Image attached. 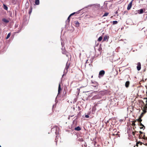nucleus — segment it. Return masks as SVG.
Instances as JSON below:
<instances>
[{
    "instance_id": "3",
    "label": "nucleus",
    "mask_w": 147,
    "mask_h": 147,
    "mask_svg": "<svg viewBox=\"0 0 147 147\" xmlns=\"http://www.w3.org/2000/svg\"><path fill=\"white\" fill-rule=\"evenodd\" d=\"M105 74V71L103 70L100 71L99 74V76L102 77Z\"/></svg>"
},
{
    "instance_id": "32",
    "label": "nucleus",
    "mask_w": 147,
    "mask_h": 147,
    "mask_svg": "<svg viewBox=\"0 0 147 147\" xmlns=\"http://www.w3.org/2000/svg\"><path fill=\"white\" fill-rule=\"evenodd\" d=\"M132 135H133V136H134L135 135V132H132Z\"/></svg>"
},
{
    "instance_id": "24",
    "label": "nucleus",
    "mask_w": 147,
    "mask_h": 147,
    "mask_svg": "<svg viewBox=\"0 0 147 147\" xmlns=\"http://www.w3.org/2000/svg\"><path fill=\"white\" fill-rule=\"evenodd\" d=\"M118 23V22L117 21H113V25L117 24Z\"/></svg>"
},
{
    "instance_id": "39",
    "label": "nucleus",
    "mask_w": 147,
    "mask_h": 147,
    "mask_svg": "<svg viewBox=\"0 0 147 147\" xmlns=\"http://www.w3.org/2000/svg\"><path fill=\"white\" fill-rule=\"evenodd\" d=\"M29 0V1H30V0Z\"/></svg>"
},
{
    "instance_id": "1",
    "label": "nucleus",
    "mask_w": 147,
    "mask_h": 147,
    "mask_svg": "<svg viewBox=\"0 0 147 147\" xmlns=\"http://www.w3.org/2000/svg\"><path fill=\"white\" fill-rule=\"evenodd\" d=\"M91 86L92 87H93L94 88V89H97L98 87V83L96 82H91Z\"/></svg>"
},
{
    "instance_id": "10",
    "label": "nucleus",
    "mask_w": 147,
    "mask_h": 147,
    "mask_svg": "<svg viewBox=\"0 0 147 147\" xmlns=\"http://www.w3.org/2000/svg\"><path fill=\"white\" fill-rule=\"evenodd\" d=\"M35 3L36 5H38L40 3L39 0H35Z\"/></svg>"
},
{
    "instance_id": "29",
    "label": "nucleus",
    "mask_w": 147,
    "mask_h": 147,
    "mask_svg": "<svg viewBox=\"0 0 147 147\" xmlns=\"http://www.w3.org/2000/svg\"><path fill=\"white\" fill-rule=\"evenodd\" d=\"M71 16L70 15L67 18V21H68V22H69L70 21V18Z\"/></svg>"
},
{
    "instance_id": "4",
    "label": "nucleus",
    "mask_w": 147,
    "mask_h": 147,
    "mask_svg": "<svg viewBox=\"0 0 147 147\" xmlns=\"http://www.w3.org/2000/svg\"><path fill=\"white\" fill-rule=\"evenodd\" d=\"M137 69L138 71H139L141 68V65L140 62H138L137 63Z\"/></svg>"
},
{
    "instance_id": "2",
    "label": "nucleus",
    "mask_w": 147,
    "mask_h": 147,
    "mask_svg": "<svg viewBox=\"0 0 147 147\" xmlns=\"http://www.w3.org/2000/svg\"><path fill=\"white\" fill-rule=\"evenodd\" d=\"M134 0H132L128 4L127 8L128 10H129L131 9L132 6V2Z\"/></svg>"
},
{
    "instance_id": "21",
    "label": "nucleus",
    "mask_w": 147,
    "mask_h": 147,
    "mask_svg": "<svg viewBox=\"0 0 147 147\" xmlns=\"http://www.w3.org/2000/svg\"><path fill=\"white\" fill-rule=\"evenodd\" d=\"M136 122V120H135L132 122V125L133 126H134L136 124H135V122Z\"/></svg>"
},
{
    "instance_id": "18",
    "label": "nucleus",
    "mask_w": 147,
    "mask_h": 147,
    "mask_svg": "<svg viewBox=\"0 0 147 147\" xmlns=\"http://www.w3.org/2000/svg\"><path fill=\"white\" fill-rule=\"evenodd\" d=\"M143 12V9H140L139 10V11L138 12V13L139 14H142V13Z\"/></svg>"
},
{
    "instance_id": "30",
    "label": "nucleus",
    "mask_w": 147,
    "mask_h": 147,
    "mask_svg": "<svg viewBox=\"0 0 147 147\" xmlns=\"http://www.w3.org/2000/svg\"><path fill=\"white\" fill-rule=\"evenodd\" d=\"M75 13L78 14V12H74V13H72L70 15L71 16L73 15H74L75 14Z\"/></svg>"
},
{
    "instance_id": "25",
    "label": "nucleus",
    "mask_w": 147,
    "mask_h": 147,
    "mask_svg": "<svg viewBox=\"0 0 147 147\" xmlns=\"http://www.w3.org/2000/svg\"><path fill=\"white\" fill-rule=\"evenodd\" d=\"M10 35H11V33H9L8 34V35L6 37V39H8L10 37Z\"/></svg>"
},
{
    "instance_id": "28",
    "label": "nucleus",
    "mask_w": 147,
    "mask_h": 147,
    "mask_svg": "<svg viewBox=\"0 0 147 147\" xmlns=\"http://www.w3.org/2000/svg\"><path fill=\"white\" fill-rule=\"evenodd\" d=\"M142 144V143H141V142H137L136 143V146H138V144H140V145H141Z\"/></svg>"
},
{
    "instance_id": "19",
    "label": "nucleus",
    "mask_w": 147,
    "mask_h": 147,
    "mask_svg": "<svg viewBox=\"0 0 147 147\" xmlns=\"http://www.w3.org/2000/svg\"><path fill=\"white\" fill-rule=\"evenodd\" d=\"M102 36H100L98 38V41L99 42H100L102 40Z\"/></svg>"
},
{
    "instance_id": "20",
    "label": "nucleus",
    "mask_w": 147,
    "mask_h": 147,
    "mask_svg": "<svg viewBox=\"0 0 147 147\" xmlns=\"http://www.w3.org/2000/svg\"><path fill=\"white\" fill-rule=\"evenodd\" d=\"M140 126H142V127H140V129H142L143 128V127H144V128H145V127H144V125L141 123V122H140Z\"/></svg>"
},
{
    "instance_id": "37",
    "label": "nucleus",
    "mask_w": 147,
    "mask_h": 147,
    "mask_svg": "<svg viewBox=\"0 0 147 147\" xmlns=\"http://www.w3.org/2000/svg\"><path fill=\"white\" fill-rule=\"evenodd\" d=\"M88 61V60H86V63L87 62V61Z\"/></svg>"
},
{
    "instance_id": "7",
    "label": "nucleus",
    "mask_w": 147,
    "mask_h": 147,
    "mask_svg": "<svg viewBox=\"0 0 147 147\" xmlns=\"http://www.w3.org/2000/svg\"><path fill=\"white\" fill-rule=\"evenodd\" d=\"M130 82L129 81H127L125 83V86L126 88L129 87V85Z\"/></svg>"
},
{
    "instance_id": "31",
    "label": "nucleus",
    "mask_w": 147,
    "mask_h": 147,
    "mask_svg": "<svg viewBox=\"0 0 147 147\" xmlns=\"http://www.w3.org/2000/svg\"><path fill=\"white\" fill-rule=\"evenodd\" d=\"M85 117H86V118H88L89 117V116L88 115H85Z\"/></svg>"
},
{
    "instance_id": "6",
    "label": "nucleus",
    "mask_w": 147,
    "mask_h": 147,
    "mask_svg": "<svg viewBox=\"0 0 147 147\" xmlns=\"http://www.w3.org/2000/svg\"><path fill=\"white\" fill-rule=\"evenodd\" d=\"M109 37L108 36H107V35L105 36L102 41L104 42L106 41H108Z\"/></svg>"
},
{
    "instance_id": "14",
    "label": "nucleus",
    "mask_w": 147,
    "mask_h": 147,
    "mask_svg": "<svg viewBox=\"0 0 147 147\" xmlns=\"http://www.w3.org/2000/svg\"><path fill=\"white\" fill-rule=\"evenodd\" d=\"M74 23L76 25V26L77 27H78L79 26V23L77 21H75L74 22Z\"/></svg>"
},
{
    "instance_id": "11",
    "label": "nucleus",
    "mask_w": 147,
    "mask_h": 147,
    "mask_svg": "<svg viewBox=\"0 0 147 147\" xmlns=\"http://www.w3.org/2000/svg\"><path fill=\"white\" fill-rule=\"evenodd\" d=\"M75 130L76 131H79L80 130H81V129L80 127L78 126L75 128Z\"/></svg>"
},
{
    "instance_id": "34",
    "label": "nucleus",
    "mask_w": 147,
    "mask_h": 147,
    "mask_svg": "<svg viewBox=\"0 0 147 147\" xmlns=\"http://www.w3.org/2000/svg\"><path fill=\"white\" fill-rule=\"evenodd\" d=\"M144 145H145L146 146H147V143H145V144H143Z\"/></svg>"
},
{
    "instance_id": "13",
    "label": "nucleus",
    "mask_w": 147,
    "mask_h": 147,
    "mask_svg": "<svg viewBox=\"0 0 147 147\" xmlns=\"http://www.w3.org/2000/svg\"><path fill=\"white\" fill-rule=\"evenodd\" d=\"M69 65H70L69 64H68L67 63L66 64V67H65V69L66 70H67V71L68 70V69L69 68Z\"/></svg>"
},
{
    "instance_id": "27",
    "label": "nucleus",
    "mask_w": 147,
    "mask_h": 147,
    "mask_svg": "<svg viewBox=\"0 0 147 147\" xmlns=\"http://www.w3.org/2000/svg\"><path fill=\"white\" fill-rule=\"evenodd\" d=\"M139 132L140 133V135L139 137L142 136V134H143L144 133L142 132L141 131H140Z\"/></svg>"
},
{
    "instance_id": "12",
    "label": "nucleus",
    "mask_w": 147,
    "mask_h": 147,
    "mask_svg": "<svg viewBox=\"0 0 147 147\" xmlns=\"http://www.w3.org/2000/svg\"><path fill=\"white\" fill-rule=\"evenodd\" d=\"M32 9V6H30V8L29 10V14H30L31 13Z\"/></svg>"
},
{
    "instance_id": "36",
    "label": "nucleus",
    "mask_w": 147,
    "mask_h": 147,
    "mask_svg": "<svg viewBox=\"0 0 147 147\" xmlns=\"http://www.w3.org/2000/svg\"><path fill=\"white\" fill-rule=\"evenodd\" d=\"M142 114H143V113H142V114H141V115H140V117H142L143 116V115H142Z\"/></svg>"
},
{
    "instance_id": "5",
    "label": "nucleus",
    "mask_w": 147,
    "mask_h": 147,
    "mask_svg": "<svg viewBox=\"0 0 147 147\" xmlns=\"http://www.w3.org/2000/svg\"><path fill=\"white\" fill-rule=\"evenodd\" d=\"M140 137V138L141 139H143L144 140H147V137H145V133H144L143 134H142V136L139 137Z\"/></svg>"
},
{
    "instance_id": "33",
    "label": "nucleus",
    "mask_w": 147,
    "mask_h": 147,
    "mask_svg": "<svg viewBox=\"0 0 147 147\" xmlns=\"http://www.w3.org/2000/svg\"><path fill=\"white\" fill-rule=\"evenodd\" d=\"M146 106L145 107L147 109V100L146 101Z\"/></svg>"
},
{
    "instance_id": "26",
    "label": "nucleus",
    "mask_w": 147,
    "mask_h": 147,
    "mask_svg": "<svg viewBox=\"0 0 147 147\" xmlns=\"http://www.w3.org/2000/svg\"><path fill=\"white\" fill-rule=\"evenodd\" d=\"M78 141L80 142H83L84 141V140L82 138H79V139H78Z\"/></svg>"
},
{
    "instance_id": "17",
    "label": "nucleus",
    "mask_w": 147,
    "mask_h": 147,
    "mask_svg": "<svg viewBox=\"0 0 147 147\" xmlns=\"http://www.w3.org/2000/svg\"><path fill=\"white\" fill-rule=\"evenodd\" d=\"M59 135L58 134L57 135L56 137V138L55 139V142H56V144L57 145V142L58 141V137H59Z\"/></svg>"
},
{
    "instance_id": "8",
    "label": "nucleus",
    "mask_w": 147,
    "mask_h": 147,
    "mask_svg": "<svg viewBox=\"0 0 147 147\" xmlns=\"http://www.w3.org/2000/svg\"><path fill=\"white\" fill-rule=\"evenodd\" d=\"M61 90V86L60 84H59V85L58 87V94H59L60 93V91Z\"/></svg>"
},
{
    "instance_id": "23",
    "label": "nucleus",
    "mask_w": 147,
    "mask_h": 147,
    "mask_svg": "<svg viewBox=\"0 0 147 147\" xmlns=\"http://www.w3.org/2000/svg\"><path fill=\"white\" fill-rule=\"evenodd\" d=\"M109 13H104V14L102 16V17H103L104 16H106L108 15L109 14Z\"/></svg>"
},
{
    "instance_id": "35",
    "label": "nucleus",
    "mask_w": 147,
    "mask_h": 147,
    "mask_svg": "<svg viewBox=\"0 0 147 147\" xmlns=\"http://www.w3.org/2000/svg\"><path fill=\"white\" fill-rule=\"evenodd\" d=\"M118 13V12L117 11L115 12V13L116 14H117V13Z\"/></svg>"
},
{
    "instance_id": "9",
    "label": "nucleus",
    "mask_w": 147,
    "mask_h": 147,
    "mask_svg": "<svg viewBox=\"0 0 147 147\" xmlns=\"http://www.w3.org/2000/svg\"><path fill=\"white\" fill-rule=\"evenodd\" d=\"M2 20L4 22L6 23H8L9 22V21L6 19L5 18H3L2 19Z\"/></svg>"
},
{
    "instance_id": "22",
    "label": "nucleus",
    "mask_w": 147,
    "mask_h": 147,
    "mask_svg": "<svg viewBox=\"0 0 147 147\" xmlns=\"http://www.w3.org/2000/svg\"><path fill=\"white\" fill-rule=\"evenodd\" d=\"M3 7L4 9L5 10H7L8 9V8L7 7L5 4H3Z\"/></svg>"
},
{
    "instance_id": "16",
    "label": "nucleus",
    "mask_w": 147,
    "mask_h": 147,
    "mask_svg": "<svg viewBox=\"0 0 147 147\" xmlns=\"http://www.w3.org/2000/svg\"><path fill=\"white\" fill-rule=\"evenodd\" d=\"M102 94H105L107 93V90H103L101 91Z\"/></svg>"
},
{
    "instance_id": "15",
    "label": "nucleus",
    "mask_w": 147,
    "mask_h": 147,
    "mask_svg": "<svg viewBox=\"0 0 147 147\" xmlns=\"http://www.w3.org/2000/svg\"><path fill=\"white\" fill-rule=\"evenodd\" d=\"M142 117H140L138 119H136V121H138V122H141L142 121V120L141 119Z\"/></svg>"
},
{
    "instance_id": "38",
    "label": "nucleus",
    "mask_w": 147,
    "mask_h": 147,
    "mask_svg": "<svg viewBox=\"0 0 147 147\" xmlns=\"http://www.w3.org/2000/svg\"><path fill=\"white\" fill-rule=\"evenodd\" d=\"M113 135H115L114 134H113Z\"/></svg>"
}]
</instances>
